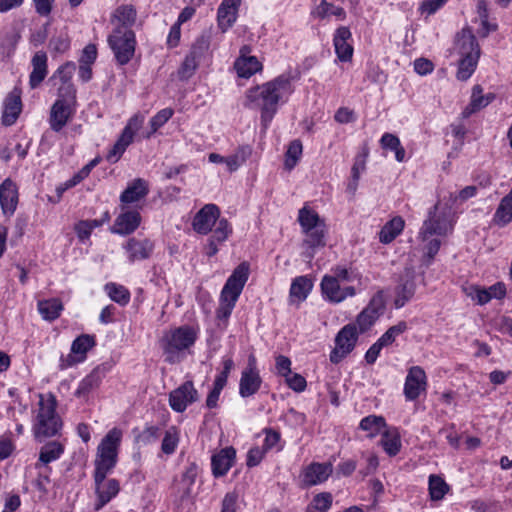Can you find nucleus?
Instances as JSON below:
<instances>
[{
  "label": "nucleus",
  "mask_w": 512,
  "mask_h": 512,
  "mask_svg": "<svg viewBox=\"0 0 512 512\" xmlns=\"http://www.w3.org/2000/svg\"><path fill=\"white\" fill-rule=\"evenodd\" d=\"M121 431L113 428L102 439L97 447L94 460V492L96 500L94 510L99 511L120 492V483L115 478L107 479L117 464L118 447L121 441Z\"/></svg>",
  "instance_id": "1"
},
{
  "label": "nucleus",
  "mask_w": 512,
  "mask_h": 512,
  "mask_svg": "<svg viewBox=\"0 0 512 512\" xmlns=\"http://www.w3.org/2000/svg\"><path fill=\"white\" fill-rule=\"evenodd\" d=\"M293 81L294 77L290 73H283L247 90L245 106L261 111V123L265 129L276 114L279 104L286 103L293 94Z\"/></svg>",
  "instance_id": "2"
},
{
  "label": "nucleus",
  "mask_w": 512,
  "mask_h": 512,
  "mask_svg": "<svg viewBox=\"0 0 512 512\" xmlns=\"http://www.w3.org/2000/svg\"><path fill=\"white\" fill-rule=\"evenodd\" d=\"M196 339V331L191 326L183 325L171 330L162 341L165 361L170 364L180 362L184 358L185 350L193 346Z\"/></svg>",
  "instance_id": "3"
},
{
  "label": "nucleus",
  "mask_w": 512,
  "mask_h": 512,
  "mask_svg": "<svg viewBox=\"0 0 512 512\" xmlns=\"http://www.w3.org/2000/svg\"><path fill=\"white\" fill-rule=\"evenodd\" d=\"M76 89L67 86L58 89L56 101L49 114V125L54 132H60L73 118L76 112Z\"/></svg>",
  "instance_id": "4"
},
{
  "label": "nucleus",
  "mask_w": 512,
  "mask_h": 512,
  "mask_svg": "<svg viewBox=\"0 0 512 512\" xmlns=\"http://www.w3.org/2000/svg\"><path fill=\"white\" fill-rule=\"evenodd\" d=\"M57 401L54 395L50 394L46 399L41 397L37 422L34 426L36 437H52L56 435L61 426V420L56 413Z\"/></svg>",
  "instance_id": "5"
},
{
  "label": "nucleus",
  "mask_w": 512,
  "mask_h": 512,
  "mask_svg": "<svg viewBox=\"0 0 512 512\" xmlns=\"http://www.w3.org/2000/svg\"><path fill=\"white\" fill-rule=\"evenodd\" d=\"M108 44L117 63L126 65L135 53V33L127 27H117L108 37Z\"/></svg>",
  "instance_id": "6"
},
{
  "label": "nucleus",
  "mask_w": 512,
  "mask_h": 512,
  "mask_svg": "<svg viewBox=\"0 0 512 512\" xmlns=\"http://www.w3.org/2000/svg\"><path fill=\"white\" fill-rule=\"evenodd\" d=\"M359 331L356 324L349 323L343 326L335 336V347L330 352L329 360L333 364L340 363L356 347Z\"/></svg>",
  "instance_id": "7"
},
{
  "label": "nucleus",
  "mask_w": 512,
  "mask_h": 512,
  "mask_svg": "<svg viewBox=\"0 0 512 512\" xmlns=\"http://www.w3.org/2000/svg\"><path fill=\"white\" fill-rule=\"evenodd\" d=\"M439 205L436 204L428 213V218L424 221L419 236L423 241L428 240L433 235L443 236L452 230L451 221L448 215L438 213Z\"/></svg>",
  "instance_id": "8"
},
{
  "label": "nucleus",
  "mask_w": 512,
  "mask_h": 512,
  "mask_svg": "<svg viewBox=\"0 0 512 512\" xmlns=\"http://www.w3.org/2000/svg\"><path fill=\"white\" fill-rule=\"evenodd\" d=\"M416 275L412 268H405L399 276L394 287V306L396 309L404 307L415 295Z\"/></svg>",
  "instance_id": "9"
},
{
  "label": "nucleus",
  "mask_w": 512,
  "mask_h": 512,
  "mask_svg": "<svg viewBox=\"0 0 512 512\" xmlns=\"http://www.w3.org/2000/svg\"><path fill=\"white\" fill-rule=\"evenodd\" d=\"M262 379L257 370V361L253 354L249 355L247 367L242 371L239 382V394L243 398L250 397L258 392Z\"/></svg>",
  "instance_id": "10"
},
{
  "label": "nucleus",
  "mask_w": 512,
  "mask_h": 512,
  "mask_svg": "<svg viewBox=\"0 0 512 512\" xmlns=\"http://www.w3.org/2000/svg\"><path fill=\"white\" fill-rule=\"evenodd\" d=\"M320 288L323 298L334 304L356 295V289L353 286L341 287L340 282L328 274L322 277Z\"/></svg>",
  "instance_id": "11"
},
{
  "label": "nucleus",
  "mask_w": 512,
  "mask_h": 512,
  "mask_svg": "<svg viewBox=\"0 0 512 512\" xmlns=\"http://www.w3.org/2000/svg\"><path fill=\"white\" fill-rule=\"evenodd\" d=\"M199 394L191 380L185 381L169 394L170 407L178 412H184L187 407L198 401Z\"/></svg>",
  "instance_id": "12"
},
{
  "label": "nucleus",
  "mask_w": 512,
  "mask_h": 512,
  "mask_svg": "<svg viewBox=\"0 0 512 512\" xmlns=\"http://www.w3.org/2000/svg\"><path fill=\"white\" fill-rule=\"evenodd\" d=\"M427 376L420 366H412L407 373L404 384V395L406 400L414 401L420 394L426 391Z\"/></svg>",
  "instance_id": "13"
},
{
  "label": "nucleus",
  "mask_w": 512,
  "mask_h": 512,
  "mask_svg": "<svg viewBox=\"0 0 512 512\" xmlns=\"http://www.w3.org/2000/svg\"><path fill=\"white\" fill-rule=\"evenodd\" d=\"M250 266L247 262L240 263L228 277L221 294L238 299L249 278Z\"/></svg>",
  "instance_id": "14"
},
{
  "label": "nucleus",
  "mask_w": 512,
  "mask_h": 512,
  "mask_svg": "<svg viewBox=\"0 0 512 512\" xmlns=\"http://www.w3.org/2000/svg\"><path fill=\"white\" fill-rule=\"evenodd\" d=\"M333 465L331 462H312L306 466L301 473L303 486L312 487L324 483L332 474Z\"/></svg>",
  "instance_id": "15"
},
{
  "label": "nucleus",
  "mask_w": 512,
  "mask_h": 512,
  "mask_svg": "<svg viewBox=\"0 0 512 512\" xmlns=\"http://www.w3.org/2000/svg\"><path fill=\"white\" fill-rule=\"evenodd\" d=\"M220 216V210L215 204L204 205L194 216L192 227L198 234L206 235Z\"/></svg>",
  "instance_id": "16"
},
{
  "label": "nucleus",
  "mask_w": 512,
  "mask_h": 512,
  "mask_svg": "<svg viewBox=\"0 0 512 512\" xmlns=\"http://www.w3.org/2000/svg\"><path fill=\"white\" fill-rule=\"evenodd\" d=\"M123 249L126 251L129 262L134 263L148 259L154 250V244L148 238L131 237L123 245Z\"/></svg>",
  "instance_id": "17"
},
{
  "label": "nucleus",
  "mask_w": 512,
  "mask_h": 512,
  "mask_svg": "<svg viewBox=\"0 0 512 512\" xmlns=\"http://www.w3.org/2000/svg\"><path fill=\"white\" fill-rule=\"evenodd\" d=\"M303 233L305 234L303 257L310 261L314 258L316 250L326 245V225H318L316 228L303 231Z\"/></svg>",
  "instance_id": "18"
},
{
  "label": "nucleus",
  "mask_w": 512,
  "mask_h": 512,
  "mask_svg": "<svg viewBox=\"0 0 512 512\" xmlns=\"http://www.w3.org/2000/svg\"><path fill=\"white\" fill-rule=\"evenodd\" d=\"M18 204V188L10 179H5L0 185V205L3 214L12 216Z\"/></svg>",
  "instance_id": "19"
},
{
  "label": "nucleus",
  "mask_w": 512,
  "mask_h": 512,
  "mask_svg": "<svg viewBox=\"0 0 512 512\" xmlns=\"http://www.w3.org/2000/svg\"><path fill=\"white\" fill-rule=\"evenodd\" d=\"M352 37L351 31L346 26L336 29L333 37L335 53L341 62H348L353 56V46L348 42Z\"/></svg>",
  "instance_id": "20"
},
{
  "label": "nucleus",
  "mask_w": 512,
  "mask_h": 512,
  "mask_svg": "<svg viewBox=\"0 0 512 512\" xmlns=\"http://www.w3.org/2000/svg\"><path fill=\"white\" fill-rule=\"evenodd\" d=\"M455 50L460 58L470 55L472 56L473 54L480 55V46L470 28H463L457 34L455 40Z\"/></svg>",
  "instance_id": "21"
},
{
  "label": "nucleus",
  "mask_w": 512,
  "mask_h": 512,
  "mask_svg": "<svg viewBox=\"0 0 512 512\" xmlns=\"http://www.w3.org/2000/svg\"><path fill=\"white\" fill-rule=\"evenodd\" d=\"M236 457L233 447H226L214 454L211 458L212 474L218 478L226 475L232 467Z\"/></svg>",
  "instance_id": "22"
},
{
  "label": "nucleus",
  "mask_w": 512,
  "mask_h": 512,
  "mask_svg": "<svg viewBox=\"0 0 512 512\" xmlns=\"http://www.w3.org/2000/svg\"><path fill=\"white\" fill-rule=\"evenodd\" d=\"M32 71L29 75V86L36 89L48 75V57L44 51H37L31 59Z\"/></svg>",
  "instance_id": "23"
},
{
  "label": "nucleus",
  "mask_w": 512,
  "mask_h": 512,
  "mask_svg": "<svg viewBox=\"0 0 512 512\" xmlns=\"http://www.w3.org/2000/svg\"><path fill=\"white\" fill-rule=\"evenodd\" d=\"M250 52L248 46H243L240 50L241 56L235 61V69L239 77L249 78L258 71L262 70V64L255 56H246Z\"/></svg>",
  "instance_id": "24"
},
{
  "label": "nucleus",
  "mask_w": 512,
  "mask_h": 512,
  "mask_svg": "<svg viewBox=\"0 0 512 512\" xmlns=\"http://www.w3.org/2000/svg\"><path fill=\"white\" fill-rule=\"evenodd\" d=\"M141 216L137 211L121 213L115 220L111 232L119 235L133 233L140 225Z\"/></svg>",
  "instance_id": "25"
},
{
  "label": "nucleus",
  "mask_w": 512,
  "mask_h": 512,
  "mask_svg": "<svg viewBox=\"0 0 512 512\" xmlns=\"http://www.w3.org/2000/svg\"><path fill=\"white\" fill-rule=\"evenodd\" d=\"M148 193V182L142 178H136L121 193L120 201L123 204H133L144 199Z\"/></svg>",
  "instance_id": "26"
},
{
  "label": "nucleus",
  "mask_w": 512,
  "mask_h": 512,
  "mask_svg": "<svg viewBox=\"0 0 512 512\" xmlns=\"http://www.w3.org/2000/svg\"><path fill=\"white\" fill-rule=\"evenodd\" d=\"M22 110V101L20 93L12 91L8 94L4 101V108L2 113V123L5 126H11L19 117Z\"/></svg>",
  "instance_id": "27"
},
{
  "label": "nucleus",
  "mask_w": 512,
  "mask_h": 512,
  "mask_svg": "<svg viewBox=\"0 0 512 512\" xmlns=\"http://www.w3.org/2000/svg\"><path fill=\"white\" fill-rule=\"evenodd\" d=\"M104 377V369L100 366L94 368L82 381L79 383L75 391L76 397H85L90 392L99 387Z\"/></svg>",
  "instance_id": "28"
},
{
  "label": "nucleus",
  "mask_w": 512,
  "mask_h": 512,
  "mask_svg": "<svg viewBox=\"0 0 512 512\" xmlns=\"http://www.w3.org/2000/svg\"><path fill=\"white\" fill-rule=\"evenodd\" d=\"M380 445L390 457L396 456L402 447L400 433L397 428L391 427L382 432Z\"/></svg>",
  "instance_id": "29"
},
{
  "label": "nucleus",
  "mask_w": 512,
  "mask_h": 512,
  "mask_svg": "<svg viewBox=\"0 0 512 512\" xmlns=\"http://www.w3.org/2000/svg\"><path fill=\"white\" fill-rule=\"evenodd\" d=\"M404 224L401 217H394L388 221L380 230L379 241L383 244L391 243L403 231Z\"/></svg>",
  "instance_id": "30"
},
{
  "label": "nucleus",
  "mask_w": 512,
  "mask_h": 512,
  "mask_svg": "<svg viewBox=\"0 0 512 512\" xmlns=\"http://www.w3.org/2000/svg\"><path fill=\"white\" fill-rule=\"evenodd\" d=\"M313 288L312 280L307 276L296 277L290 287V297L300 302L304 301Z\"/></svg>",
  "instance_id": "31"
},
{
  "label": "nucleus",
  "mask_w": 512,
  "mask_h": 512,
  "mask_svg": "<svg viewBox=\"0 0 512 512\" xmlns=\"http://www.w3.org/2000/svg\"><path fill=\"white\" fill-rule=\"evenodd\" d=\"M63 304L58 298L41 300L38 302V311L47 321H54L60 316Z\"/></svg>",
  "instance_id": "32"
},
{
  "label": "nucleus",
  "mask_w": 512,
  "mask_h": 512,
  "mask_svg": "<svg viewBox=\"0 0 512 512\" xmlns=\"http://www.w3.org/2000/svg\"><path fill=\"white\" fill-rule=\"evenodd\" d=\"M386 420L380 415H369L364 417L359 424V428L368 432V437L374 438L381 433L382 429L386 428Z\"/></svg>",
  "instance_id": "33"
},
{
  "label": "nucleus",
  "mask_w": 512,
  "mask_h": 512,
  "mask_svg": "<svg viewBox=\"0 0 512 512\" xmlns=\"http://www.w3.org/2000/svg\"><path fill=\"white\" fill-rule=\"evenodd\" d=\"M428 490L431 500L440 501L449 492L450 487L441 476L431 474L428 478Z\"/></svg>",
  "instance_id": "34"
},
{
  "label": "nucleus",
  "mask_w": 512,
  "mask_h": 512,
  "mask_svg": "<svg viewBox=\"0 0 512 512\" xmlns=\"http://www.w3.org/2000/svg\"><path fill=\"white\" fill-rule=\"evenodd\" d=\"M95 344V337L93 335L82 334L72 342L71 352L78 357V361H83L86 358L87 352L92 349Z\"/></svg>",
  "instance_id": "35"
},
{
  "label": "nucleus",
  "mask_w": 512,
  "mask_h": 512,
  "mask_svg": "<svg viewBox=\"0 0 512 512\" xmlns=\"http://www.w3.org/2000/svg\"><path fill=\"white\" fill-rule=\"evenodd\" d=\"M380 145L385 150L395 153V159L403 162L405 159V149L401 145L400 139L392 133H384L380 139Z\"/></svg>",
  "instance_id": "36"
},
{
  "label": "nucleus",
  "mask_w": 512,
  "mask_h": 512,
  "mask_svg": "<svg viewBox=\"0 0 512 512\" xmlns=\"http://www.w3.org/2000/svg\"><path fill=\"white\" fill-rule=\"evenodd\" d=\"M482 92L483 89L480 85H475L473 87L470 102L461 113L463 118H469L472 114L487 106Z\"/></svg>",
  "instance_id": "37"
},
{
  "label": "nucleus",
  "mask_w": 512,
  "mask_h": 512,
  "mask_svg": "<svg viewBox=\"0 0 512 512\" xmlns=\"http://www.w3.org/2000/svg\"><path fill=\"white\" fill-rule=\"evenodd\" d=\"M480 55L473 54L472 56L462 57L459 60L457 79L461 81L468 80L474 73Z\"/></svg>",
  "instance_id": "38"
},
{
  "label": "nucleus",
  "mask_w": 512,
  "mask_h": 512,
  "mask_svg": "<svg viewBox=\"0 0 512 512\" xmlns=\"http://www.w3.org/2000/svg\"><path fill=\"white\" fill-rule=\"evenodd\" d=\"M251 148L248 145L240 146L237 148L234 154L226 157L225 164L229 172L236 171L251 155Z\"/></svg>",
  "instance_id": "39"
},
{
  "label": "nucleus",
  "mask_w": 512,
  "mask_h": 512,
  "mask_svg": "<svg viewBox=\"0 0 512 512\" xmlns=\"http://www.w3.org/2000/svg\"><path fill=\"white\" fill-rule=\"evenodd\" d=\"M312 15L319 19H325L330 15H334L340 19L346 17V13L342 7L335 6L326 0H322L320 4L312 11Z\"/></svg>",
  "instance_id": "40"
},
{
  "label": "nucleus",
  "mask_w": 512,
  "mask_h": 512,
  "mask_svg": "<svg viewBox=\"0 0 512 512\" xmlns=\"http://www.w3.org/2000/svg\"><path fill=\"white\" fill-rule=\"evenodd\" d=\"M105 291L111 300L121 306L127 305L130 301V292L126 287L122 285L116 283H107L105 285Z\"/></svg>",
  "instance_id": "41"
},
{
  "label": "nucleus",
  "mask_w": 512,
  "mask_h": 512,
  "mask_svg": "<svg viewBox=\"0 0 512 512\" xmlns=\"http://www.w3.org/2000/svg\"><path fill=\"white\" fill-rule=\"evenodd\" d=\"M298 221L302 230H311L318 225H324V221L320 219L319 215L312 209L303 207L299 210Z\"/></svg>",
  "instance_id": "42"
},
{
  "label": "nucleus",
  "mask_w": 512,
  "mask_h": 512,
  "mask_svg": "<svg viewBox=\"0 0 512 512\" xmlns=\"http://www.w3.org/2000/svg\"><path fill=\"white\" fill-rule=\"evenodd\" d=\"M64 452V447L55 441L45 444L40 451L39 461L43 464H48L60 458Z\"/></svg>",
  "instance_id": "43"
},
{
  "label": "nucleus",
  "mask_w": 512,
  "mask_h": 512,
  "mask_svg": "<svg viewBox=\"0 0 512 512\" xmlns=\"http://www.w3.org/2000/svg\"><path fill=\"white\" fill-rule=\"evenodd\" d=\"M237 13L238 11L236 8H228L220 4L217 12V21L222 32H226L230 27H232L237 19Z\"/></svg>",
  "instance_id": "44"
},
{
  "label": "nucleus",
  "mask_w": 512,
  "mask_h": 512,
  "mask_svg": "<svg viewBox=\"0 0 512 512\" xmlns=\"http://www.w3.org/2000/svg\"><path fill=\"white\" fill-rule=\"evenodd\" d=\"M302 155V143L300 140H293L287 149V152L285 154V168L287 170H292L297 162L299 161L300 157Z\"/></svg>",
  "instance_id": "45"
},
{
  "label": "nucleus",
  "mask_w": 512,
  "mask_h": 512,
  "mask_svg": "<svg viewBox=\"0 0 512 512\" xmlns=\"http://www.w3.org/2000/svg\"><path fill=\"white\" fill-rule=\"evenodd\" d=\"M76 70V65L73 62H66L65 64L61 65L55 72L54 77H58L62 85L59 88H65L67 86L71 87L72 89H76L73 83L71 82V79L73 77V74Z\"/></svg>",
  "instance_id": "46"
},
{
  "label": "nucleus",
  "mask_w": 512,
  "mask_h": 512,
  "mask_svg": "<svg viewBox=\"0 0 512 512\" xmlns=\"http://www.w3.org/2000/svg\"><path fill=\"white\" fill-rule=\"evenodd\" d=\"M174 111L172 108H164L158 111L151 119H150V128L151 131L147 134V138H150L152 134L157 132L159 128H161L165 123H167L171 117L173 116Z\"/></svg>",
  "instance_id": "47"
},
{
  "label": "nucleus",
  "mask_w": 512,
  "mask_h": 512,
  "mask_svg": "<svg viewBox=\"0 0 512 512\" xmlns=\"http://www.w3.org/2000/svg\"><path fill=\"white\" fill-rule=\"evenodd\" d=\"M209 46H210V42H209L208 37L200 36L192 44L188 55L190 57H193L195 59V61L200 64L201 60L207 53Z\"/></svg>",
  "instance_id": "48"
},
{
  "label": "nucleus",
  "mask_w": 512,
  "mask_h": 512,
  "mask_svg": "<svg viewBox=\"0 0 512 512\" xmlns=\"http://www.w3.org/2000/svg\"><path fill=\"white\" fill-rule=\"evenodd\" d=\"M408 325L405 321H399L397 324L388 328V330L379 338L381 343L386 347L391 345L396 338L407 331Z\"/></svg>",
  "instance_id": "49"
},
{
  "label": "nucleus",
  "mask_w": 512,
  "mask_h": 512,
  "mask_svg": "<svg viewBox=\"0 0 512 512\" xmlns=\"http://www.w3.org/2000/svg\"><path fill=\"white\" fill-rule=\"evenodd\" d=\"M179 436L175 427H170L164 435L161 444V450L163 453L170 455L173 454L178 446Z\"/></svg>",
  "instance_id": "50"
},
{
  "label": "nucleus",
  "mask_w": 512,
  "mask_h": 512,
  "mask_svg": "<svg viewBox=\"0 0 512 512\" xmlns=\"http://www.w3.org/2000/svg\"><path fill=\"white\" fill-rule=\"evenodd\" d=\"M262 432L265 434V439L262 448L264 451L268 452L273 448H276L277 451H281L283 449V445L280 444L281 434L272 429V428H264Z\"/></svg>",
  "instance_id": "51"
},
{
  "label": "nucleus",
  "mask_w": 512,
  "mask_h": 512,
  "mask_svg": "<svg viewBox=\"0 0 512 512\" xmlns=\"http://www.w3.org/2000/svg\"><path fill=\"white\" fill-rule=\"evenodd\" d=\"M332 503V494L329 492H321L313 497L309 505L318 512H327L332 507Z\"/></svg>",
  "instance_id": "52"
},
{
  "label": "nucleus",
  "mask_w": 512,
  "mask_h": 512,
  "mask_svg": "<svg viewBox=\"0 0 512 512\" xmlns=\"http://www.w3.org/2000/svg\"><path fill=\"white\" fill-rule=\"evenodd\" d=\"M115 16L122 24L120 27L128 28L136 19V10L131 5H123L117 8Z\"/></svg>",
  "instance_id": "53"
},
{
  "label": "nucleus",
  "mask_w": 512,
  "mask_h": 512,
  "mask_svg": "<svg viewBox=\"0 0 512 512\" xmlns=\"http://www.w3.org/2000/svg\"><path fill=\"white\" fill-rule=\"evenodd\" d=\"M160 436V428L155 425L146 426L141 432H139L135 439L138 443L148 445L155 442Z\"/></svg>",
  "instance_id": "54"
},
{
  "label": "nucleus",
  "mask_w": 512,
  "mask_h": 512,
  "mask_svg": "<svg viewBox=\"0 0 512 512\" xmlns=\"http://www.w3.org/2000/svg\"><path fill=\"white\" fill-rule=\"evenodd\" d=\"M464 292L468 297H470L473 301H475L479 305H484L490 301V296L487 293L485 288L471 285V286L465 287Z\"/></svg>",
  "instance_id": "55"
},
{
  "label": "nucleus",
  "mask_w": 512,
  "mask_h": 512,
  "mask_svg": "<svg viewBox=\"0 0 512 512\" xmlns=\"http://www.w3.org/2000/svg\"><path fill=\"white\" fill-rule=\"evenodd\" d=\"M233 360L228 358L223 361V370L216 376L214 383H213V389H216L218 391H222L223 388L227 384L228 376L233 368Z\"/></svg>",
  "instance_id": "56"
},
{
  "label": "nucleus",
  "mask_w": 512,
  "mask_h": 512,
  "mask_svg": "<svg viewBox=\"0 0 512 512\" xmlns=\"http://www.w3.org/2000/svg\"><path fill=\"white\" fill-rule=\"evenodd\" d=\"M199 63L195 61L193 57L186 55L183 63L181 64L178 75L181 80H187L191 78L197 70Z\"/></svg>",
  "instance_id": "57"
},
{
  "label": "nucleus",
  "mask_w": 512,
  "mask_h": 512,
  "mask_svg": "<svg viewBox=\"0 0 512 512\" xmlns=\"http://www.w3.org/2000/svg\"><path fill=\"white\" fill-rule=\"evenodd\" d=\"M329 275L339 282H351L357 277L352 269L342 265L332 267Z\"/></svg>",
  "instance_id": "58"
},
{
  "label": "nucleus",
  "mask_w": 512,
  "mask_h": 512,
  "mask_svg": "<svg viewBox=\"0 0 512 512\" xmlns=\"http://www.w3.org/2000/svg\"><path fill=\"white\" fill-rule=\"evenodd\" d=\"M237 300L238 299L231 296L226 295L225 297V295L220 294V306L217 309V317L228 318L231 315Z\"/></svg>",
  "instance_id": "59"
},
{
  "label": "nucleus",
  "mask_w": 512,
  "mask_h": 512,
  "mask_svg": "<svg viewBox=\"0 0 512 512\" xmlns=\"http://www.w3.org/2000/svg\"><path fill=\"white\" fill-rule=\"evenodd\" d=\"M232 228L226 219H220L216 229L213 231L210 239L215 240L217 243L224 242L231 234Z\"/></svg>",
  "instance_id": "60"
},
{
  "label": "nucleus",
  "mask_w": 512,
  "mask_h": 512,
  "mask_svg": "<svg viewBox=\"0 0 512 512\" xmlns=\"http://www.w3.org/2000/svg\"><path fill=\"white\" fill-rule=\"evenodd\" d=\"M379 317L368 311L366 308L360 312L356 319V325L359 326L360 332H366L370 329Z\"/></svg>",
  "instance_id": "61"
},
{
  "label": "nucleus",
  "mask_w": 512,
  "mask_h": 512,
  "mask_svg": "<svg viewBox=\"0 0 512 512\" xmlns=\"http://www.w3.org/2000/svg\"><path fill=\"white\" fill-rule=\"evenodd\" d=\"M100 226H101V223L97 222L96 219H89V220L80 221L76 225L75 229H76V232H77L79 238L86 239V238H89V236L91 235L92 231L95 228H98Z\"/></svg>",
  "instance_id": "62"
},
{
  "label": "nucleus",
  "mask_w": 512,
  "mask_h": 512,
  "mask_svg": "<svg viewBox=\"0 0 512 512\" xmlns=\"http://www.w3.org/2000/svg\"><path fill=\"white\" fill-rule=\"evenodd\" d=\"M366 309L380 317L385 309V299L382 291H378L369 301Z\"/></svg>",
  "instance_id": "63"
},
{
  "label": "nucleus",
  "mask_w": 512,
  "mask_h": 512,
  "mask_svg": "<svg viewBox=\"0 0 512 512\" xmlns=\"http://www.w3.org/2000/svg\"><path fill=\"white\" fill-rule=\"evenodd\" d=\"M49 46L57 53H64L69 49L70 41L66 34L61 33L50 39Z\"/></svg>",
  "instance_id": "64"
}]
</instances>
